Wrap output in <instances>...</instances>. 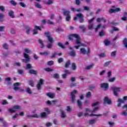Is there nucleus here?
<instances>
[{
    "label": "nucleus",
    "instance_id": "nucleus-45",
    "mask_svg": "<svg viewBox=\"0 0 127 127\" xmlns=\"http://www.w3.org/2000/svg\"><path fill=\"white\" fill-rule=\"evenodd\" d=\"M54 78L55 79H59L60 78V76H59V74L58 73H56L53 75Z\"/></svg>",
    "mask_w": 127,
    "mask_h": 127
},
{
    "label": "nucleus",
    "instance_id": "nucleus-5",
    "mask_svg": "<svg viewBox=\"0 0 127 127\" xmlns=\"http://www.w3.org/2000/svg\"><path fill=\"white\" fill-rule=\"evenodd\" d=\"M23 56L24 58H25V59H22V62H23L24 63H28V62L30 61V57H29L28 54L24 53L23 54Z\"/></svg>",
    "mask_w": 127,
    "mask_h": 127
},
{
    "label": "nucleus",
    "instance_id": "nucleus-64",
    "mask_svg": "<svg viewBox=\"0 0 127 127\" xmlns=\"http://www.w3.org/2000/svg\"><path fill=\"white\" fill-rule=\"evenodd\" d=\"M10 33L11 34H15V30L13 28H11L10 30Z\"/></svg>",
    "mask_w": 127,
    "mask_h": 127
},
{
    "label": "nucleus",
    "instance_id": "nucleus-7",
    "mask_svg": "<svg viewBox=\"0 0 127 127\" xmlns=\"http://www.w3.org/2000/svg\"><path fill=\"white\" fill-rule=\"evenodd\" d=\"M100 87L102 89H104V91H108L109 89V83H102L100 84Z\"/></svg>",
    "mask_w": 127,
    "mask_h": 127
},
{
    "label": "nucleus",
    "instance_id": "nucleus-61",
    "mask_svg": "<svg viewBox=\"0 0 127 127\" xmlns=\"http://www.w3.org/2000/svg\"><path fill=\"white\" fill-rule=\"evenodd\" d=\"M45 112H46L48 115H49V114H50V111H49V109H48V108H45Z\"/></svg>",
    "mask_w": 127,
    "mask_h": 127
},
{
    "label": "nucleus",
    "instance_id": "nucleus-43",
    "mask_svg": "<svg viewBox=\"0 0 127 127\" xmlns=\"http://www.w3.org/2000/svg\"><path fill=\"white\" fill-rule=\"evenodd\" d=\"M47 2H46L47 4L48 5H50V4H52L53 3V0H47Z\"/></svg>",
    "mask_w": 127,
    "mask_h": 127
},
{
    "label": "nucleus",
    "instance_id": "nucleus-21",
    "mask_svg": "<svg viewBox=\"0 0 127 127\" xmlns=\"http://www.w3.org/2000/svg\"><path fill=\"white\" fill-rule=\"evenodd\" d=\"M80 53L81 54H83V55H85L87 54V51L85 48H81L80 49Z\"/></svg>",
    "mask_w": 127,
    "mask_h": 127
},
{
    "label": "nucleus",
    "instance_id": "nucleus-19",
    "mask_svg": "<svg viewBox=\"0 0 127 127\" xmlns=\"http://www.w3.org/2000/svg\"><path fill=\"white\" fill-rule=\"evenodd\" d=\"M94 67V64H91L89 65H87L85 67V70H91V69L93 68Z\"/></svg>",
    "mask_w": 127,
    "mask_h": 127
},
{
    "label": "nucleus",
    "instance_id": "nucleus-56",
    "mask_svg": "<svg viewBox=\"0 0 127 127\" xmlns=\"http://www.w3.org/2000/svg\"><path fill=\"white\" fill-rule=\"evenodd\" d=\"M3 48H4V49H8V45H7V44H4L3 45Z\"/></svg>",
    "mask_w": 127,
    "mask_h": 127
},
{
    "label": "nucleus",
    "instance_id": "nucleus-39",
    "mask_svg": "<svg viewBox=\"0 0 127 127\" xmlns=\"http://www.w3.org/2000/svg\"><path fill=\"white\" fill-rule=\"evenodd\" d=\"M117 55V51H114L111 53V57H116V56Z\"/></svg>",
    "mask_w": 127,
    "mask_h": 127
},
{
    "label": "nucleus",
    "instance_id": "nucleus-53",
    "mask_svg": "<svg viewBox=\"0 0 127 127\" xmlns=\"http://www.w3.org/2000/svg\"><path fill=\"white\" fill-rule=\"evenodd\" d=\"M5 29V27L4 26H0V31L2 32L4 31V30Z\"/></svg>",
    "mask_w": 127,
    "mask_h": 127
},
{
    "label": "nucleus",
    "instance_id": "nucleus-22",
    "mask_svg": "<svg viewBox=\"0 0 127 127\" xmlns=\"http://www.w3.org/2000/svg\"><path fill=\"white\" fill-rule=\"evenodd\" d=\"M13 90L14 91H19V92H24V89H21L20 88L18 87H14Z\"/></svg>",
    "mask_w": 127,
    "mask_h": 127
},
{
    "label": "nucleus",
    "instance_id": "nucleus-29",
    "mask_svg": "<svg viewBox=\"0 0 127 127\" xmlns=\"http://www.w3.org/2000/svg\"><path fill=\"white\" fill-rule=\"evenodd\" d=\"M25 52H26V53H28L29 54H31L33 53L32 51L29 49H25Z\"/></svg>",
    "mask_w": 127,
    "mask_h": 127
},
{
    "label": "nucleus",
    "instance_id": "nucleus-2",
    "mask_svg": "<svg viewBox=\"0 0 127 127\" xmlns=\"http://www.w3.org/2000/svg\"><path fill=\"white\" fill-rule=\"evenodd\" d=\"M110 90L113 91L114 95L115 96H118L119 93L121 92V87H117L116 86H112L110 88Z\"/></svg>",
    "mask_w": 127,
    "mask_h": 127
},
{
    "label": "nucleus",
    "instance_id": "nucleus-16",
    "mask_svg": "<svg viewBox=\"0 0 127 127\" xmlns=\"http://www.w3.org/2000/svg\"><path fill=\"white\" fill-rule=\"evenodd\" d=\"M5 81L7 82V85H11V78L10 77L5 78Z\"/></svg>",
    "mask_w": 127,
    "mask_h": 127
},
{
    "label": "nucleus",
    "instance_id": "nucleus-40",
    "mask_svg": "<svg viewBox=\"0 0 127 127\" xmlns=\"http://www.w3.org/2000/svg\"><path fill=\"white\" fill-rule=\"evenodd\" d=\"M26 32L27 34H29V32H30V31L31 30V28L30 27H26Z\"/></svg>",
    "mask_w": 127,
    "mask_h": 127
},
{
    "label": "nucleus",
    "instance_id": "nucleus-58",
    "mask_svg": "<svg viewBox=\"0 0 127 127\" xmlns=\"http://www.w3.org/2000/svg\"><path fill=\"white\" fill-rule=\"evenodd\" d=\"M32 68V65L30 64H27L26 65V69H31Z\"/></svg>",
    "mask_w": 127,
    "mask_h": 127
},
{
    "label": "nucleus",
    "instance_id": "nucleus-8",
    "mask_svg": "<svg viewBox=\"0 0 127 127\" xmlns=\"http://www.w3.org/2000/svg\"><path fill=\"white\" fill-rule=\"evenodd\" d=\"M73 37L76 38V40L80 38V37L79 36V35H78V34H72L68 36V39H69V40H73Z\"/></svg>",
    "mask_w": 127,
    "mask_h": 127
},
{
    "label": "nucleus",
    "instance_id": "nucleus-55",
    "mask_svg": "<svg viewBox=\"0 0 127 127\" xmlns=\"http://www.w3.org/2000/svg\"><path fill=\"white\" fill-rule=\"evenodd\" d=\"M75 4L76 5H80L81 4V1L80 0H75Z\"/></svg>",
    "mask_w": 127,
    "mask_h": 127
},
{
    "label": "nucleus",
    "instance_id": "nucleus-3",
    "mask_svg": "<svg viewBox=\"0 0 127 127\" xmlns=\"http://www.w3.org/2000/svg\"><path fill=\"white\" fill-rule=\"evenodd\" d=\"M126 101H127V96H124L123 97V99L121 98L118 99L117 101V107H118V108H121V107H122V104H125L126 103Z\"/></svg>",
    "mask_w": 127,
    "mask_h": 127
},
{
    "label": "nucleus",
    "instance_id": "nucleus-37",
    "mask_svg": "<svg viewBox=\"0 0 127 127\" xmlns=\"http://www.w3.org/2000/svg\"><path fill=\"white\" fill-rule=\"evenodd\" d=\"M26 91L27 93H28V94H29L30 95H31V94L32 93V92H31V89H30V88L27 87L26 89Z\"/></svg>",
    "mask_w": 127,
    "mask_h": 127
},
{
    "label": "nucleus",
    "instance_id": "nucleus-10",
    "mask_svg": "<svg viewBox=\"0 0 127 127\" xmlns=\"http://www.w3.org/2000/svg\"><path fill=\"white\" fill-rule=\"evenodd\" d=\"M43 82H44V80L43 79L40 80L39 82L37 85L38 90H41V86L43 85Z\"/></svg>",
    "mask_w": 127,
    "mask_h": 127
},
{
    "label": "nucleus",
    "instance_id": "nucleus-12",
    "mask_svg": "<svg viewBox=\"0 0 127 127\" xmlns=\"http://www.w3.org/2000/svg\"><path fill=\"white\" fill-rule=\"evenodd\" d=\"M118 11H121V8H116L115 9H110L109 10L110 13H114L115 12H118Z\"/></svg>",
    "mask_w": 127,
    "mask_h": 127
},
{
    "label": "nucleus",
    "instance_id": "nucleus-35",
    "mask_svg": "<svg viewBox=\"0 0 127 127\" xmlns=\"http://www.w3.org/2000/svg\"><path fill=\"white\" fill-rule=\"evenodd\" d=\"M61 117L63 118H66V114H65V112L63 110L61 111Z\"/></svg>",
    "mask_w": 127,
    "mask_h": 127
},
{
    "label": "nucleus",
    "instance_id": "nucleus-36",
    "mask_svg": "<svg viewBox=\"0 0 127 127\" xmlns=\"http://www.w3.org/2000/svg\"><path fill=\"white\" fill-rule=\"evenodd\" d=\"M93 27H94V24L93 23H89L88 29H89V30L93 29Z\"/></svg>",
    "mask_w": 127,
    "mask_h": 127
},
{
    "label": "nucleus",
    "instance_id": "nucleus-9",
    "mask_svg": "<svg viewBox=\"0 0 127 127\" xmlns=\"http://www.w3.org/2000/svg\"><path fill=\"white\" fill-rule=\"evenodd\" d=\"M39 117V115H38L37 114H34V115H27V118L28 119H38Z\"/></svg>",
    "mask_w": 127,
    "mask_h": 127
},
{
    "label": "nucleus",
    "instance_id": "nucleus-50",
    "mask_svg": "<svg viewBox=\"0 0 127 127\" xmlns=\"http://www.w3.org/2000/svg\"><path fill=\"white\" fill-rule=\"evenodd\" d=\"M18 73L21 75H23L24 73V70H23V69H19L18 70Z\"/></svg>",
    "mask_w": 127,
    "mask_h": 127
},
{
    "label": "nucleus",
    "instance_id": "nucleus-46",
    "mask_svg": "<svg viewBox=\"0 0 127 127\" xmlns=\"http://www.w3.org/2000/svg\"><path fill=\"white\" fill-rule=\"evenodd\" d=\"M19 4H20V5L22 6V7H26V4H25V3H24V2H20L19 3Z\"/></svg>",
    "mask_w": 127,
    "mask_h": 127
},
{
    "label": "nucleus",
    "instance_id": "nucleus-17",
    "mask_svg": "<svg viewBox=\"0 0 127 127\" xmlns=\"http://www.w3.org/2000/svg\"><path fill=\"white\" fill-rule=\"evenodd\" d=\"M40 55H42L43 56H48L50 54V52H40Z\"/></svg>",
    "mask_w": 127,
    "mask_h": 127
},
{
    "label": "nucleus",
    "instance_id": "nucleus-52",
    "mask_svg": "<svg viewBox=\"0 0 127 127\" xmlns=\"http://www.w3.org/2000/svg\"><path fill=\"white\" fill-rule=\"evenodd\" d=\"M47 96H55V93L52 92H49L46 93Z\"/></svg>",
    "mask_w": 127,
    "mask_h": 127
},
{
    "label": "nucleus",
    "instance_id": "nucleus-25",
    "mask_svg": "<svg viewBox=\"0 0 127 127\" xmlns=\"http://www.w3.org/2000/svg\"><path fill=\"white\" fill-rule=\"evenodd\" d=\"M29 84L30 86H31V87H34V86L35 85L34 81H33L32 80H30L29 81Z\"/></svg>",
    "mask_w": 127,
    "mask_h": 127
},
{
    "label": "nucleus",
    "instance_id": "nucleus-60",
    "mask_svg": "<svg viewBox=\"0 0 127 127\" xmlns=\"http://www.w3.org/2000/svg\"><path fill=\"white\" fill-rule=\"evenodd\" d=\"M64 62V59H63V58H59L58 59V63H62V62Z\"/></svg>",
    "mask_w": 127,
    "mask_h": 127
},
{
    "label": "nucleus",
    "instance_id": "nucleus-24",
    "mask_svg": "<svg viewBox=\"0 0 127 127\" xmlns=\"http://www.w3.org/2000/svg\"><path fill=\"white\" fill-rule=\"evenodd\" d=\"M123 44L125 48L127 49V38H125L123 41Z\"/></svg>",
    "mask_w": 127,
    "mask_h": 127
},
{
    "label": "nucleus",
    "instance_id": "nucleus-11",
    "mask_svg": "<svg viewBox=\"0 0 127 127\" xmlns=\"http://www.w3.org/2000/svg\"><path fill=\"white\" fill-rule=\"evenodd\" d=\"M75 44H76L77 45H79V46L80 47L81 46H84V47L86 46V45H85L84 44L81 43V38L80 37L78 39H77V40H76Z\"/></svg>",
    "mask_w": 127,
    "mask_h": 127
},
{
    "label": "nucleus",
    "instance_id": "nucleus-62",
    "mask_svg": "<svg viewBox=\"0 0 127 127\" xmlns=\"http://www.w3.org/2000/svg\"><path fill=\"white\" fill-rule=\"evenodd\" d=\"M116 80V77H113L109 79V82H115V80Z\"/></svg>",
    "mask_w": 127,
    "mask_h": 127
},
{
    "label": "nucleus",
    "instance_id": "nucleus-48",
    "mask_svg": "<svg viewBox=\"0 0 127 127\" xmlns=\"http://www.w3.org/2000/svg\"><path fill=\"white\" fill-rule=\"evenodd\" d=\"M101 26H102V24H99L95 29V32H97V31H98V30H99V29L101 28Z\"/></svg>",
    "mask_w": 127,
    "mask_h": 127
},
{
    "label": "nucleus",
    "instance_id": "nucleus-15",
    "mask_svg": "<svg viewBox=\"0 0 127 127\" xmlns=\"http://www.w3.org/2000/svg\"><path fill=\"white\" fill-rule=\"evenodd\" d=\"M8 15L11 17V18H14L15 16L14 15V12L12 10H10L8 12Z\"/></svg>",
    "mask_w": 127,
    "mask_h": 127
},
{
    "label": "nucleus",
    "instance_id": "nucleus-47",
    "mask_svg": "<svg viewBox=\"0 0 127 127\" xmlns=\"http://www.w3.org/2000/svg\"><path fill=\"white\" fill-rule=\"evenodd\" d=\"M39 43H40V44H41V48H43L44 47V45L43 44V41H42V40H39Z\"/></svg>",
    "mask_w": 127,
    "mask_h": 127
},
{
    "label": "nucleus",
    "instance_id": "nucleus-57",
    "mask_svg": "<svg viewBox=\"0 0 127 127\" xmlns=\"http://www.w3.org/2000/svg\"><path fill=\"white\" fill-rule=\"evenodd\" d=\"M110 63H111V61H109V62L105 63L104 64V67H107V66H109V65H110Z\"/></svg>",
    "mask_w": 127,
    "mask_h": 127
},
{
    "label": "nucleus",
    "instance_id": "nucleus-18",
    "mask_svg": "<svg viewBox=\"0 0 127 127\" xmlns=\"http://www.w3.org/2000/svg\"><path fill=\"white\" fill-rule=\"evenodd\" d=\"M28 73L29 74H33V75H36L37 74V71L36 70H35L34 69H30L28 71Z\"/></svg>",
    "mask_w": 127,
    "mask_h": 127
},
{
    "label": "nucleus",
    "instance_id": "nucleus-1",
    "mask_svg": "<svg viewBox=\"0 0 127 127\" xmlns=\"http://www.w3.org/2000/svg\"><path fill=\"white\" fill-rule=\"evenodd\" d=\"M45 35L47 37L48 41L50 42V43L46 45V47L48 49H52V48L53 47V43L54 42V40L53 39V38L51 37V34L50 33V32H45Z\"/></svg>",
    "mask_w": 127,
    "mask_h": 127
},
{
    "label": "nucleus",
    "instance_id": "nucleus-33",
    "mask_svg": "<svg viewBox=\"0 0 127 127\" xmlns=\"http://www.w3.org/2000/svg\"><path fill=\"white\" fill-rule=\"evenodd\" d=\"M104 43L106 46H108L111 44V42L109 40H105L104 41Z\"/></svg>",
    "mask_w": 127,
    "mask_h": 127
},
{
    "label": "nucleus",
    "instance_id": "nucleus-49",
    "mask_svg": "<svg viewBox=\"0 0 127 127\" xmlns=\"http://www.w3.org/2000/svg\"><path fill=\"white\" fill-rule=\"evenodd\" d=\"M11 4H12V5L15 6L17 4V3H16V2H15L14 0H12L10 1Z\"/></svg>",
    "mask_w": 127,
    "mask_h": 127
},
{
    "label": "nucleus",
    "instance_id": "nucleus-27",
    "mask_svg": "<svg viewBox=\"0 0 127 127\" xmlns=\"http://www.w3.org/2000/svg\"><path fill=\"white\" fill-rule=\"evenodd\" d=\"M56 31L59 33H61V32H63L64 31V30H63L62 28H58L56 29Z\"/></svg>",
    "mask_w": 127,
    "mask_h": 127
},
{
    "label": "nucleus",
    "instance_id": "nucleus-32",
    "mask_svg": "<svg viewBox=\"0 0 127 127\" xmlns=\"http://www.w3.org/2000/svg\"><path fill=\"white\" fill-rule=\"evenodd\" d=\"M69 55H70V56H72V57L76 56V52H75V51H72L70 52L69 53Z\"/></svg>",
    "mask_w": 127,
    "mask_h": 127
},
{
    "label": "nucleus",
    "instance_id": "nucleus-30",
    "mask_svg": "<svg viewBox=\"0 0 127 127\" xmlns=\"http://www.w3.org/2000/svg\"><path fill=\"white\" fill-rule=\"evenodd\" d=\"M77 105H78L79 109L82 110V102H81V101H80L79 100H77Z\"/></svg>",
    "mask_w": 127,
    "mask_h": 127
},
{
    "label": "nucleus",
    "instance_id": "nucleus-20",
    "mask_svg": "<svg viewBox=\"0 0 127 127\" xmlns=\"http://www.w3.org/2000/svg\"><path fill=\"white\" fill-rule=\"evenodd\" d=\"M63 11H64L63 12L64 15L65 16H68L69 15H70V11H69L64 9Z\"/></svg>",
    "mask_w": 127,
    "mask_h": 127
},
{
    "label": "nucleus",
    "instance_id": "nucleus-14",
    "mask_svg": "<svg viewBox=\"0 0 127 127\" xmlns=\"http://www.w3.org/2000/svg\"><path fill=\"white\" fill-rule=\"evenodd\" d=\"M81 17H84V15L82 13L77 14L76 16L73 18L74 20H77V18L79 19L81 18Z\"/></svg>",
    "mask_w": 127,
    "mask_h": 127
},
{
    "label": "nucleus",
    "instance_id": "nucleus-28",
    "mask_svg": "<svg viewBox=\"0 0 127 127\" xmlns=\"http://www.w3.org/2000/svg\"><path fill=\"white\" fill-rule=\"evenodd\" d=\"M70 65H71V62H70V61H68L66 62L64 67L65 68H68V67H69V66Z\"/></svg>",
    "mask_w": 127,
    "mask_h": 127
},
{
    "label": "nucleus",
    "instance_id": "nucleus-34",
    "mask_svg": "<svg viewBox=\"0 0 127 127\" xmlns=\"http://www.w3.org/2000/svg\"><path fill=\"white\" fill-rule=\"evenodd\" d=\"M96 121L97 120L96 119L89 120V125H94V124H95V123H96Z\"/></svg>",
    "mask_w": 127,
    "mask_h": 127
},
{
    "label": "nucleus",
    "instance_id": "nucleus-31",
    "mask_svg": "<svg viewBox=\"0 0 127 127\" xmlns=\"http://www.w3.org/2000/svg\"><path fill=\"white\" fill-rule=\"evenodd\" d=\"M34 3H35V6H36V7H37V8H42V7H41V5L39 4L38 2H34Z\"/></svg>",
    "mask_w": 127,
    "mask_h": 127
},
{
    "label": "nucleus",
    "instance_id": "nucleus-44",
    "mask_svg": "<svg viewBox=\"0 0 127 127\" xmlns=\"http://www.w3.org/2000/svg\"><path fill=\"white\" fill-rule=\"evenodd\" d=\"M78 91L74 90L71 92V96H75L77 93Z\"/></svg>",
    "mask_w": 127,
    "mask_h": 127
},
{
    "label": "nucleus",
    "instance_id": "nucleus-26",
    "mask_svg": "<svg viewBox=\"0 0 127 127\" xmlns=\"http://www.w3.org/2000/svg\"><path fill=\"white\" fill-rule=\"evenodd\" d=\"M79 28H80V29H82L83 32H85L86 31V26L84 25L79 26Z\"/></svg>",
    "mask_w": 127,
    "mask_h": 127
},
{
    "label": "nucleus",
    "instance_id": "nucleus-13",
    "mask_svg": "<svg viewBox=\"0 0 127 127\" xmlns=\"http://www.w3.org/2000/svg\"><path fill=\"white\" fill-rule=\"evenodd\" d=\"M37 30H41V28L40 27L36 26L35 27V29L33 30V34L35 35V34H38V31Z\"/></svg>",
    "mask_w": 127,
    "mask_h": 127
},
{
    "label": "nucleus",
    "instance_id": "nucleus-63",
    "mask_svg": "<svg viewBox=\"0 0 127 127\" xmlns=\"http://www.w3.org/2000/svg\"><path fill=\"white\" fill-rule=\"evenodd\" d=\"M105 35V33H104V30H102L99 32V36H104Z\"/></svg>",
    "mask_w": 127,
    "mask_h": 127
},
{
    "label": "nucleus",
    "instance_id": "nucleus-23",
    "mask_svg": "<svg viewBox=\"0 0 127 127\" xmlns=\"http://www.w3.org/2000/svg\"><path fill=\"white\" fill-rule=\"evenodd\" d=\"M71 69L73 71H75L77 69V65L75 63H73L71 64Z\"/></svg>",
    "mask_w": 127,
    "mask_h": 127
},
{
    "label": "nucleus",
    "instance_id": "nucleus-38",
    "mask_svg": "<svg viewBox=\"0 0 127 127\" xmlns=\"http://www.w3.org/2000/svg\"><path fill=\"white\" fill-rule=\"evenodd\" d=\"M46 113L45 112H42L41 113V118L44 119V118H46Z\"/></svg>",
    "mask_w": 127,
    "mask_h": 127
},
{
    "label": "nucleus",
    "instance_id": "nucleus-4",
    "mask_svg": "<svg viewBox=\"0 0 127 127\" xmlns=\"http://www.w3.org/2000/svg\"><path fill=\"white\" fill-rule=\"evenodd\" d=\"M21 106L18 105L14 106L12 108H9L8 109L9 113H13L16 112L17 110H20Z\"/></svg>",
    "mask_w": 127,
    "mask_h": 127
},
{
    "label": "nucleus",
    "instance_id": "nucleus-41",
    "mask_svg": "<svg viewBox=\"0 0 127 127\" xmlns=\"http://www.w3.org/2000/svg\"><path fill=\"white\" fill-rule=\"evenodd\" d=\"M99 110V107H95L92 111L91 113L92 114H94L96 113V112H98V110Z\"/></svg>",
    "mask_w": 127,
    "mask_h": 127
},
{
    "label": "nucleus",
    "instance_id": "nucleus-59",
    "mask_svg": "<svg viewBox=\"0 0 127 127\" xmlns=\"http://www.w3.org/2000/svg\"><path fill=\"white\" fill-rule=\"evenodd\" d=\"M0 10L1 11L4 12L5 11V8L3 7V6H0Z\"/></svg>",
    "mask_w": 127,
    "mask_h": 127
},
{
    "label": "nucleus",
    "instance_id": "nucleus-6",
    "mask_svg": "<svg viewBox=\"0 0 127 127\" xmlns=\"http://www.w3.org/2000/svg\"><path fill=\"white\" fill-rule=\"evenodd\" d=\"M103 104H107L108 105H112L113 104V102L112 101V100L110 99L109 97H105L104 98V102Z\"/></svg>",
    "mask_w": 127,
    "mask_h": 127
},
{
    "label": "nucleus",
    "instance_id": "nucleus-51",
    "mask_svg": "<svg viewBox=\"0 0 127 127\" xmlns=\"http://www.w3.org/2000/svg\"><path fill=\"white\" fill-rule=\"evenodd\" d=\"M5 15L2 13H0V21H1V19L4 18Z\"/></svg>",
    "mask_w": 127,
    "mask_h": 127
},
{
    "label": "nucleus",
    "instance_id": "nucleus-54",
    "mask_svg": "<svg viewBox=\"0 0 127 127\" xmlns=\"http://www.w3.org/2000/svg\"><path fill=\"white\" fill-rule=\"evenodd\" d=\"M76 101V96H71V102L72 103H74Z\"/></svg>",
    "mask_w": 127,
    "mask_h": 127
},
{
    "label": "nucleus",
    "instance_id": "nucleus-42",
    "mask_svg": "<svg viewBox=\"0 0 127 127\" xmlns=\"http://www.w3.org/2000/svg\"><path fill=\"white\" fill-rule=\"evenodd\" d=\"M58 46H59V47H61V48H63V49H64V48H65V46H64V45L63 44H62V43L59 42L58 43Z\"/></svg>",
    "mask_w": 127,
    "mask_h": 127
}]
</instances>
